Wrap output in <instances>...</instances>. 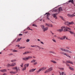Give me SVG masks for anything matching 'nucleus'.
Instances as JSON below:
<instances>
[{"instance_id":"obj_1","label":"nucleus","mask_w":75,"mask_h":75,"mask_svg":"<svg viewBox=\"0 0 75 75\" xmlns=\"http://www.w3.org/2000/svg\"><path fill=\"white\" fill-rule=\"evenodd\" d=\"M53 70V67H51L45 70V72H44L45 74H47V73H48V72H51V71H52Z\"/></svg>"},{"instance_id":"obj_2","label":"nucleus","mask_w":75,"mask_h":75,"mask_svg":"<svg viewBox=\"0 0 75 75\" xmlns=\"http://www.w3.org/2000/svg\"><path fill=\"white\" fill-rule=\"evenodd\" d=\"M47 68V67H43L40 68L37 71V73H39V72H40V71H44V70H45Z\"/></svg>"},{"instance_id":"obj_3","label":"nucleus","mask_w":75,"mask_h":75,"mask_svg":"<svg viewBox=\"0 0 75 75\" xmlns=\"http://www.w3.org/2000/svg\"><path fill=\"white\" fill-rule=\"evenodd\" d=\"M40 27H41L42 29L44 32L45 31H47V30L48 29V27H46L45 28L44 25H41Z\"/></svg>"},{"instance_id":"obj_4","label":"nucleus","mask_w":75,"mask_h":75,"mask_svg":"<svg viewBox=\"0 0 75 75\" xmlns=\"http://www.w3.org/2000/svg\"><path fill=\"white\" fill-rule=\"evenodd\" d=\"M65 26H62L61 27V29H59L57 30V32H59L60 33H61L63 31V30H64Z\"/></svg>"},{"instance_id":"obj_5","label":"nucleus","mask_w":75,"mask_h":75,"mask_svg":"<svg viewBox=\"0 0 75 75\" xmlns=\"http://www.w3.org/2000/svg\"><path fill=\"white\" fill-rule=\"evenodd\" d=\"M32 58H33V57L29 56L27 57L23 58L22 59L23 60H24V61H27V60H28L29 59H32Z\"/></svg>"},{"instance_id":"obj_6","label":"nucleus","mask_w":75,"mask_h":75,"mask_svg":"<svg viewBox=\"0 0 75 75\" xmlns=\"http://www.w3.org/2000/svg\"><path fill=\"white\" fill-rule=\"evenodd\" d=\"M60 53L61 54H62L63 55H66V56H67V57H69L70 58H71V56H69L68 54H67V53L65 52H60Z\"/></svg>"},{"instance_id":"obj_7","label":"nucleus","mask_w":75,"mask_h":75,"mask_svg":"<svg viewBox=\"0 0 75 75\" xmlns=\"http://www.w3.org/2000/svg\"><path fill=\"white\" fill-rule=\"evenodd\" d=\"M69 30H71V28H69L65 26L64 30V32H66V31H68Z\"/></svg>"},{"instance_id":"obj_8","label":"nucleus","mask_w":75,"mask_h":75,"mask_svg":"<svg viewBox=\"0 0 75 75\" xmlns=\"http://www.w3.org/2000/svg\"><path fill=\"white\" fill-rule=\"evenodd\" d=\"M46 14H47V20H50V18H49V16H50V14L49 13H46L45 15H46Z\"/></svg>"},{"instance_id":"obj_9","label":"nucleus","mask_w":75,"mask_h":75,"mask_svg":"<svg viewBox=\"0 0 75 75\" xmlns=\"http://www.w3.org/2000/svg\"><path fill=\"white\" fill-rule=\"evenodd\" d=\"M57 13L53 14H52V16H53V17L55 18V19H57V18H58L57 16Z\"/></svg>"},{"instance_id":"obj_10","label":"nucleus","mask_w":75,"mask_h":75,"mask_svg":"<svg viewBox=\"0 0 75 75\" xmlns=\"http://www.w3.org/2000/svg\"><path fill=\"white\" fill-rule=\"evenodd\" d=\"M12 69L14 70H15V69L17 72H18V67H13L12 68Z\"/></svg>"},{"instance_id":"obj_11","label":"nucleus","mask_w":75,"mask_h":75,"mask_svg":"<svg viewBox=\"0 0 75 75\" xmlns=\"http://www.w3.org/2000/svg\"><path fill=\"white\" fill-rule=\"evenodd\" d=\"M60 50L61 51H63V52H66V49L62 48H61L60 49Z\"/></svg>"},{"instance_id":"obj_12","label":"nucleus","mask_w":75,"mask_h":75,"mask_svg":"<svg viewBox=\"0 0 75 75\" xmlns=\"http://www.w3.org/2000/svg\"><path fill=\"white\" fill-rule=\"evenodd\" d=\"M30 47H35L36 48H37V47H38V48H40V46H37V45H31Z\"/></svg>"},{"instance_id":"obj_13","label":"nucleus","mask_w":75,"mask_h":75,"mask_svg":"<svg viewBox=\"0 0 75 75\" xmlns=\"http://www.w3.org/2000/svg\"><path fill=\"white\" fill-rule=\"evenodd\" d=\"M30 53H31V52H25L24 53H23V55H26V54H29Z\"/></svg>"},{"instance_id":"obj_14","label":"nucleus","mask_w":75,"mask_h":75,"mask_svg":"<svg viewBox=\"0 0 75 75\" xmlns=\"http://www.w3.org/2000/svg\"><path fill=\"white\" fill-rule=\"evenodd\" d=\"M36 70V69H30L29 71V72H33L34 71H35V70Z\"/></svg>"},{"instance_id":"obj_15","label":"nucleus","mask_w":75,"mask_h":75,"mask_svg":"<svg viewBox=\"0 0 75 75\" xmlns=\"http://www.w3.org/2000/svg\"><path fill=\"white\" fill-rule=\"evenodd\" d=\"M1 72H7V69H3L0 70Z\"/></svg>"},{"instance_id":"obj_16","label":"nucleus","mask_w":75,"mask_h":75,"mask_svg":"<svg viewBox=\"0 0 75 75\" xmlns=\"http://www.w3.org/2000/svg\"><path fill=\"white\" fill-rule=\"evenodd\" d=\"M16 71H11L10 72V73H11V74H15L16 73Z\"/></svg>"},{"instance_id":"obj_17","label":"nucleus","mask_w":75,"mask_h":75,"mask_svg":"<svg viewBox=\"0 0 75 75\" xmlns=\"http://www.w3.org/2000/svg\"><path fill=\"white\" fill-rule=\"evenodd\" d=\"M68 2L69 3H72V4H74V0H70Z\"/></svg>"},{"instance_id":"obj_18","label":"nucleus","mask_w":75,"mask_h":75,"mask_svg":"<svg viewBox=\"0 0 75 75\" xmlns=\"http://www.w3.org/2000/svg\"><path fill=\"white\" fill-rule=\"evenodd\" d=\"M11 65V67H14L16 65V63H13Z\"/></svg>"},{"instance_id":"obj_19","label":"nucleus","mask_w":75,"mask_h":75,"mask_svg":"<svg viewBox=\"0 0 75 75\" xmlns=\"http://www.w3.org/2000/svg\"><path fill=\"white\" fill-rule=\"evenodd\" d=\"M66 38V36H64L62 37H61V40H64Z\"/></svg>"},{"instance_id":"obj_20","label":"nucleus","mask_w":75,"mask_h":75,"mask_svg":"<svg viewBox=\"0 0 75 75\" xmlns=\"http://www.w3.org/2000/svg\"><path fill=\"white\" fill-rule=\"evenodd\" d=\"M74 24L73 21H71V22H69V25H73Z\"/></svg>"},{"instance_id":"obj_21","label":"nucleus","mask_w":75,"mask_h":75,"mask_svg":"<svg viewBox=\"0 0 75 75\" xmlns=\"http://www.w3.org/2000/svg\"><path fill=\"white\" fill-rule=\"evenodd\" d=\"M49 52H50V53H52V54H57V53H55V52H54V51H50Z\"/></svg>"},{"instance_id":"obj_22","label":"nucleus","mask_w":75,"mask_h":75,"mask_svg":"<svg viewBox=\"0 0 75 75\" xmlns=\"http://www.w3.org/2000/svg\"><path fill=\"white\" fill-rule=\"evenodd\" d=\"M59 17H60V18H61L62 19V20H63V21H65V20L64 18H63V17L61 16H59Z\"/></svg>"},{"instance_id":"obj_23","label":"nucleus","mask_w":75,"mask_h":75,"mask_svg":"<svg viewBox=\"0 0 75 75\" xmlns=\"http://www.w3.org/2000/svg\"><path fill=\"white\" fill-rule=\"evenodd\" d=\"M67 16H68V17H72L73 16L72 15L68 14H67Z\"/></svg>"},{"instance_id":"obj_24","label":"nucleus","mask_w":75,"mask_h":75,"mask_svg":"<svg viewBox=\"0 0 75 75\" xmlns=\"http://www.w3.org/2000/svg\"><path fill=\"white\" fill-rule=\"evenodd\" d=\"M50 62H53V64H57V62H56L54 60H51Z\"/></svg>"},{"instance_id":"obj_25","label":"nucleus","mask_w":75,"mask_h":75,"mask_svg":"<svg viewBox=\"0 0 75 75\" xmlns=\"http://www.w3.org/2000/svg\"><path fill=\"white\" fill-rule=\"evenodd\" d=\"M61 11H62V7H60L59 8V12H60Z\"/></svg>"},{"instance_id":"obj_26","label":"nucleus","mask_w":75,"mask_h":75,"mask_svg":"<svg viewBox=\"0 0 75 75\" xmlns=\"http://www.w3.org/2000/svg\"><path fill=\"white\" fill-rule=\"evenodd\" d=\"M28 65H29V64H25V65H24V67H25L26 68V67H28Z\"/></svg>"},{"instance_id":"obj_27","label":"nucleus","mask_w":75,"mask_h":75,"mask_svg":"<svg viewBox=\"0 0 75 75\" xmlns=\"http://www.w3.org/2000/svg\"><path fill=\"white\" fill-rule=\"evenodd\" d=\"M21 38H18L17 40L16 41V42H19L20 41V40H21Z\"/></svg>"},{"instance_id":"obj_28","label":"nucleus","mask_w":75,"mask_h":75,"mask_svg":"<svg viewBox=\"0 0 75 75\" xmlns=\"http://www.w3.org/2000/svg\"><path fill=\"white\" fill-rule=\"evenodd\" d=\"M69 68L70 70H71V71H74V68L72 67H69Z\"/></svg>"},{"instance_id":"obj_29","label":"nucleus","mask_w":75,"mask_h":75,"mask_svg":"<svg viewBox=\"0 0 75 75\" xmlns=\"http://www.w3.org/2000/svg\"><path fill=\"white\" fill-rule=\"evenodd\" d=\"M64 24L67 25H69V22H66L64 23Z\"/></svg>"},{"instance_id":"obj_30","label":"nucleus","mask_w":75,"mask_h":75,"mask_svg":"<svg viewBox=\"0 0 75 75\" xmlns=\"http://www.w3.org/2000/svg\"><path fill=\"white\" fill-rule=\"evenodd\" d=\"M69 32H70V33L71 34H74V35H75V33L74 32H72V31H69Z\"/></svg>"},{"instance_id":"obj_31","label":"nucleus","mask_w":75,"mask_h":75,"mask_svg":"<svg viewBox=\"0 0 75 75\" xmlns=\"http://www.w3.org/2000/svg\"><path fill=\"white\" fill-rule=\"evenodd\" d=\"M11 51L12 52H17V51L15 50L11 49Z\"/></svg>"},{"instance_id":"obj_32","label":"nucleus","mask_w":75,"mask_h":75,"mask_svg":"<svg viewBox=\"0 0 75 75\" xmlns=\"http://www.w3.org/2000/svg\"><path fill=\"white\" fill-rule=\"evenodd\" d=\"M66 52H68L69 53H72V52L68 50H66Z\"/></svg>"},{"instance_id":"obj_33","label":"nucleus","mask_w":75,"mask_h":75,"mask_svg":"<svg viewBox=\"0 0 75 75\" xmlns=\"http://www.w3.org/2000/svg\"><path fill=\"white\" fill-rule=\"evenodd\" d=\"M6 66L8 68V67H11V64H8L6 65Z\"/></svg>"},{"instance_id":"obj_34","label":"nucleus","mask_w":75,"mask_h":75,"mask_svg":"<svg viewBox=\"0 0 75 75\" xmlns=\"http://www.w3.org/2000/svg\"><path fill=\"white\" fill-rule=\"evenodd\" d=\"M16 61H17V60H16V59H13L11 60V62H16Z\"/></svg>"},{"instance_id":"obj_35","label":"nucleus","mask_w":75,"mask_h":75,"mask_svg":"<svg viewBox=\"0 0 75 75\" xmlns=\"http://www.w3.org/2000/svg\"><path fill=\"white\" fill-rule=\"evenodd\" d=\"M52 40L54 42H57V41H56V40H55V39H52Z\"/></svg>"},{"instance_id":"obj_36","label":"nucleus","mask_w":75,"mask_h":75,"mask_svg":"<svg viewBox=\"0 0 75 75\" xmlns=\"http://www.w3.org/2000/svg\"><path fill=\"white\" fill-rule=\"evenodd\" d=\"M35 60L34 59H33V60H32L31 62V63H33V62H35Z\"/></svg>"},{"instance_id":"obj_37","label":"nucleus","mask_w":75,"mask_h":75,"mask_svg":"<svg viewBox=\"0 0 75 75\" xmlns=\"http://www.w3.org/2000/svg\"><path fill=\"white\" fill-rule=\"evenodd\" d=\"M49 27H53V25L52 24H49Z\"/></svg>"},{"instance_id":"obj_38","label":"nucleus","mask_w":75,"mask_h":75,"mask_svg":"<svg viewBox=\"0 0 75 75\" xmlns=\"http://www.w3.org/2000/svg\"><path fill=\"white\" fill-rule=\"evenodd\" d=\"M62 75H66V74L64 72H62Z\"/></svg>"},{"instance_id":"obj_39","label":"nucleus","mask_w":75,"mask_h":75,"mask_svg":"<svg viewBox=\"0 0 75 75\" xmlns=\"http://www.w3.org/2000/svg\"><path fill=\"white\" fill-rule=\"evenodd\" d=\"M45 25H46V26H47V27H49V25H50V24L47 23H45Z\"/></svg>"},{"instance_id":"obj_40","label":"nucleus","mask_w":75,"mask_h":75,"mask_svg":"<svg viewBox=\"0 0 75 75\" xmlns=\"http://www.w3.org/2000/svg\"><path fill=\"white\" fill-rule=\"evenodd\" d=\"M59 69H60L61 70H64V69L63 68H59Z\"/></svg>"},{"instance_id":"obj_41","label":"nucleus","mask_w":75,"mask_h":75,"mask_svg":"<svg viewBox=\"0 0 75 75\" xmlns=\"http://www.w3.org/2000/svg\"><path fill=\"white\" fill-rule=\"evenodd\" d=\"M69 63L71 64H72L73 65V62L72 61H71L70 60Z\"/></svg>"},{"instance_id":"obj_42","label":"nucleus","mask_w":75,"mask_h":75,"mask_svg":"<svg viewBox=\"0 0 75 75\" xmlns=\"http://www.w3.org/2000/svg\"><path fill=\"white\" fill-rule=\"evenodd\" d=\"M32 26H33V27H37V26L35 24H34Z\"/></svg>"},{"instance_id":"obj_43","label":"nucleus","mask_w":75,"mask_h":75,"mask_svg":"<svg viewBox=\"0 0 75 75\" xmlns=\"http://www.w3.org/2000/svg\"><path fill=\"white\" fill-rule=\"evenodd\" d=\"M23 71H24V70H25L26 69V68L25 67H24L23 69H22Z\"/></svg>"},{"instance_id":"obj_44","label":"nucleus","mask_w":75,"mask_h":75,"mask_svg":"<svg viewBox=\"0 0 75 75\" xmlns=\"http://www.w3.org/2000/svg\"><path fill=\"white\" fill-rule=\"evenodd\" d=\"M69 61H70V60L66 61V63H68V64L69 63Z\"/></svg>"},{"instance_id":"obj_45","label":"nucleus","mask_w":75,"mask_h":75,"mask_svg":"<svg viewBox=\"0 0 75 75\" xmlns=\"http://www.w3.org/2000/svg\"><path fill=\"white\" fill-rule=\"evenodd\" d=\"M27 42H28L30 41V40L29 39H28L26 40Z\"/></svg>"},{"instance_id":"obj_46","label":"nucleus","mask_w":75,"mask_h":75,"mask_svg":"<svg viewBox=\"0 0 75 75\" xmlns=\"http://www.w3.org/2000/svg\"><path fill=\"white\" fill-rule=\"evenodd\" d=\"M57 38H58V39H59V40H61V38L59 37H58Z\"/></svg>"},{"instance_id":"obj_47","label":"nucleus","mask_w":75,"mask_h":75,"mask_svg":"<svg viewBox=\"0 0 75 75\" xmlns=\"http://www.w3.org/2000/svg\"><path fill=\"white\" fill-rule=\"evenodd\" d=\"M37 64V62H35V63H34V64H33V65H36V64Z\"/></svg>"},{"instance_id":"obj_48","label":"nucleus","mask_w":75,"mask_h":75,"mask_svg":"<svg viewBox=\"0 0 75 75\" xmlns=\"http://www.w3.org/2000/svg\"><path fill=\"white\" fill-rule=\"evenodd\" d=\"M40 43L42 44H44V42L41 41H40Z\"/></svg>"},{"instance_id":"obj_49","label":"nucleus","mask_w":75,"mask_h":75,"mask_svg":"<svg viewBox=\"0 0 75 75\" xmlns=\"http://www.w3.org/2000/svg\"><path fill=\"white\" fill-rule=\"evenodd\" d=\"M13 54L12 53L10 54H9V55L11 56V55H13Z\"/></svg>"},{"instance_id":"obj_50","label":"nucleus","mask_w":75,"mask_h":75,"mask_svg":"<svg viewBox=\"0 0 75 75\" xmlns=\"http://www.w3.org/2000/svg\"><path fill=\"white\" fill-rule=\"evenodd\" d=\"M23 64H22L21 65V67L22 68H23Z\"/></svg>"},{"instance_id":"obj_51","label":"nucleus","mask_w":75,"mask_h":75,"mask_svg":"<svg viewBox=\"0 0 75 75\" xmlns=\"http://www.w3.org/2000/svg\"><path fill=\"white\" fill-rule=\"evenodd\" d=\"M66 48L67 49H69V48H70L68 47H66Z\"/></svg>"},{"instance_id":"obj_52","label":"nucleus","mask_w":75,"mask_h":75,"mask_svg":"<svg viewBox=\"0 0 75 75\" xmlns=\"http://www.w3.org/2000/svg\"><path fill=\"white\" fill-rule=\"evenodd\" d=\"M39 48V49H42V50H44V48H42V47H40V48Z\"/></svg>"},{"instance_id":"obj_53","label":"nucleus","mask_w":75,"mask_h":75,"mask_svg":"<svg viewBox=\"0 0 75 75\" xmlns=\"http://www.w3.org/2000/svg\"><path fill=\"white\" fill-rule=\"evenodd\" d=\"M66 65H67V66H68V67H69V65L67 64V63H66Z\"/></svg>"},{"instance_id":"obj_54","label":"nucleus","mask_w":75,"mask_h":75,"mask_svg":"<svg viewBox=\"0 0 75 75\" xmlns=\"http://www.w3.org/2000/svg\"><path fill=\"white\" fill-rule=\"evenodd\" d=\"M17 46L18 47H20V46L18 45H16V47H17Z\"/></svg>"},{"instance_id":"obj_55","label":"nucleus","mask_w":75,"mask_h":75,"mask_svg":"<svg viewBox=\"0 0 75 75\" xmlns=\"http://www.w3.org/2000/svg\"><path fill=\"white\" fill-rule=\"evenodd\" d=\"M7 74H6V73H4V74H3L2 75H6Z\"/></svg>"},{"instance_id":"obj_56","label":"nucleus","mask_w":75,"mask_h":75,"mask_svg":"<svg viewBox=\"0 0 75 75\" xmlns=\"http://www.w3.org/2000/svg\"><path fill=\"white\" fill-rule=\"evenodd\" d=\"M28 33V32L27 31L25 32V34H27V33Z\"/></svg>"},{"instance_id":"obj_57","label":"nucleus","mask_w":75,"mask_h":75,"mask_svg":"<svg viewBox=\"0 0 75 75\" xmlns=\"http://www.w3.org/2000/svg\"><path fill=\"white\" fill-rule=\"evenodd\" d=\"M25 48V47H22V48Z\"/></svg>"},{"instance_id":"obj_58","label":"nucleus","mask_w":75,"mask_h":75,"mask_svg":"<svg viewBox=\"0 0 75 75\" xmlns=\"http://www.w3.org/2000/svg\"><path fill=\"white\" fill-rule=\"evenodd\" d=\"M63 63L64 64H65V61H63Z\"/></svg>"},{"instance_id":"obj_59","label":"nucleus","mask_w":75,"mask_h":75,"mask_svg":"<svg viewBox=\"0 0 75 75\" xmlns=\"http://www.w3.org/2000/svg\"><path fill=\"white\" fill-rule=\"evenodd\" d=\"M28 30H30V28L29 27L28 28Z\"/></svg>"},{"instance_id":"obj_60","label":"nucleus","mask_w":75,"mask_h":75,"mask_svg":"<svg viewBox=\"0 0 75 75\" xmlns=\"http://www.w3.org/2000/svg\"><path fill=\"white\" fill-rule=\"evenodd\" d=\"M22 49V47H20L19 48V49Z\"/></svg>"},{"instance_id":"obj_61","label":"nucleus","mask_w":75,"mask_h":75,"mask_svg":"<svg viewBox=\"0 0 75 75\" xmlns=\"http://www.w3.org/2000/svg\"><path fill=\"white\" fill-rule=\"evenodd\" d=\"M19 35H23V34H20Z\"/></svg>"},{"instance_id":"obj_62","label":"nucleus","mask_w":75,"mask_h":75,"mask_svg":"<svg viewBox=\"0 0 75 75\" xmlns=\"http://www.w3.org/2000/svg\"><path fill=\"white\" fill-rule=\"evenodd\" d=\"M53 37H57V35H54L53 36Z\"/></svg>"},{"instance_id":"obj_63","label":"nucleus","mask_w":75,"mask_h":75,"mask_svg":"<svg viewBox=\"0 0 75 75\" xmlns=\"http://www.w3.org/2000/svg\"><path fill=\"white\" fill-rule=\"evenodd\" d=\"M38 41H40V40L39 39H38Z\"/></svg>"},{"instance_id":"obj_64","label":"nucleus","mask_w":75,"mask_h":75,"mask_svg":"<svg viewBox=\"0 0 75 75\" xmlns=\"http://www.w3.org/2000/svg\"><path fill=\"white\" fill-rule=\"evenodd\" d=\"M72 16H73L72 17H73L74 16H75V15H72Z\"/></svg>"}]
</instances>
